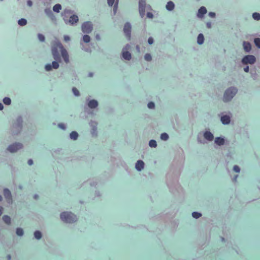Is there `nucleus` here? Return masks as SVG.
<instances>
[{"instance_id":"22","label":"nucleus","mask_w":260,"mask_h":260,"mask_svg":"<svg viewBox=\"0 0 260 260\" xmlns=\"http://www.w3.org/2000/svg\"><path fill=\"white\" fill-rule=\"evenodd\" d=\"M3 219L4 221L6 223H7L8 224H10V223H11V218H10V217L9 216L4 215L3 217Z\"/></svg>"},{"instance_id":"53","label":"nucleus","mask_w":260,"mask_h":260,"mask_svg":"<svg viewBox=\"0 0 260 260\" xmlns=\"http://www.w3.org/2000/svg\"><path fill=\"white\" fill-rule=\"evenodd\" d=\"M3 108H4L3 105L1 103H0V110H3Z\"/></svg>"},{"instance_id":"5","label":"nucleus","mask_w":260,"mask_h":260,"mask_svg":"<svg viewBox=\"0 0 260 260\" xmlns=\"http://www.w3.org/2000/svg\"><path fill=\"white\" fill-rule=\"evenodd\" d=\"M255 57L253 55H248L243 58L242 61L244 64H253L255 62Z\"/></svg>"},{"instance_id":"16","label":"nucleus","mask_w":260,"mask_h":260,"mask_svg":"<svg viewBox=\"0 0 260 260\" xmlns=\"http://www.w3.org/2000/svg\"><path fill=\"white\" fill-rule=\"evenodd\" d=\"M78 21V17L76 15H72L69 19V22L71 24H74Z\"/></svg>"},{"instance_id":"29","label":"nucleus","mask_w":260,"mask_h":260,"mask_svg":"<svg viewBox=\"0 0 260 260\" xmlns=\"http://www.w3.org/2000/svg\"><path fill=\"white\" fill-rule=\"evenodd\" d=\"M160 138L163 140H167L169 138V136L167 133H164L161 134Z\"/></svg>"},{"instance_id":"60","label":"nucleus","mask_w":260,"mask_h":260,"mask_svg":"<svg viewBox=\"0 0 260 260\" xmlns=\"http://www.w3.org/2000/svg\"><path fill=\"white\" fill-rule=\"evenodd\" d=\"M2 198L1 196L0 195V201L2 200Z\"/></svg>"},{"instance_id":"15","label":"nucleus","mask_w":260,"mask_h":260,"mask_svg":"<svg viewBox=\"0 0 260 260\" xmlns=\"http://www.w3.org/2000/svg\"><path fill=\"white\" fill-rule=\"evenodd\" d=\"M88 105L91 108H94L98 106V103L96 101L92 100L89 102Z\"/></svg>"},{"instance_id":"27","label":"nucleus","mask_w":260,"mask_h":260,"mask_svg":"<svg viewBox=\"0 0 260 260\" xmlns=\"http://www.w3.org/2000/svg\"><path fill=\"white\" fill-rule=\"evenodd\" d=\"M34 236L37 239H40L42 237V234L40 231H36L34 233Z\"/></svg>"},{"instance_id":"32","label":"nucleus","mask_w":260,"mask_h":260,"mask_svg":"<svg viewBox=\"0 0 260 260\" xmlns=\"http://www.w3.org/2000/svg\"><path fill=\"white\" fill-rule=\"evenodd\" d=\"M192 216H193V217H194L195 218H198L202 216V214L197 212H193L192 213Z\"/></svg>"},{"instance_id":"33","label":"nucleus","mask_w":260,"mask_h":260,"mask_svg":"<svg viewBox=\"0 0 260 260\" xmlns=\"http://www.w3.org/2000/svg\"><path fill=\"white\" fill-rule=\"evenodd\" d=\"M255 45L258 48H260V39L255 38L254 40Z\"/></svg>"},{"instance_id":"19","label":"nucleus","mask_w":260,"mask_h":260,"mask_svg":"<svg viewBox=\"0 0 260 260\" xmlns=\"http://www.w3.org/2000/svg\"><path fill=\"white\" fill-rule=\"evenodd\" d=\"M166 8L167 10L171 11L173 10L174 8V4L172 2H169L167 5H166Z\"/></svg>"},{"instance_id":"46","label":"nucleus","mask_w":260,"mask_h":260,"mask_svg":"<svg viewBox=\"0 0 260 260\" xmlns=\"http://www.w3.org/2000/svg\"><path fill=\"white\" fill-rule=\"evenodd\" d=\"M147 16L148 17V18H152L153 16V14L150 13V12H148L147 14Z\"/></svg>"},{"instance_id":"26","label":"nucleus","mask_w":260,"mask_h":260,"mask_svg":"<svg viewBox=\"0 0 260 260\" xmlns=\"http://www.w3.org/2000/svg\"><path fill=\"white\" fill-rule=\"evenodd\" d=\"M3 102L5 105H9L11 103V100L9 98L6 97L3 99Z\"/></svg>"},{"instance_id":"36","label":"nucleus","mask_w":260,"mask_h":260,"mask_svg":"<svg viewBox=\"0 0 260 260\" xmlns=\"http://www.w3.org/2000/svg\"><path fill=\"white\" fill-rule=\"evenodd\" d=\"M72 91H73L74 94H75V95H76V96L79 95V91L76 88L73 87L72 89Z\"/></svg>"},{"instance_id":"38","label":"nucleus","mask_w":260,"mask_h":260,"mask_svg":"<svg viewBox=\"0 0 260 260\" xmlns=\"http://www.w3.org/2000/svg\"><path fill=\"white\" fill-rule=\"evenodd\" d=\"M38 38L40 40V41L43 42L45 40V37L42 34H38Z\"/></svg>"},{"instance_id":"39","label":"nucleus","mask_w":260,"mask_h":260,"mask_svg":"<svg viewBox=\"0 0 260 260\" xmlns=\"http://www.w3.org/2000/svg\"><path fill=\"white\" fill-rule=\"evenodd\" d=\"M52 68V65L50 64H47L45 66V69L47 71H50Z\"/></svg>"},{"instance_id":"59","label":"nucleus","mask_w":260,"mask_h":260,"mask_svg":"<svg viewBox=\"0 0 260 260\" xmlns=\"http://www.w3.org/2000/svg\"><path fill=\"white\" fill-rule=\"evenodd\" d=\"M89 76L91 77L92 76V73H90L89 74Z\"/></svg>"},{"instance_id":"43","label":"nucleus","mask_w":260,"mask_h":260,"mask_svg":"<svg viewBox=\"0 0 260 260\" xmlns=\"http://www.w3.org/2000/svg\"><path fill=\"white\" fill-rule=\"evenodd\" d=\"M148 42L149 44H152L153 43V39L152 38L150 37L148 40Z\"/></svg>"},{"instance_id":"54","label":"nucleus","mask_w":260,"mask_h":260,"mask_svg":"<svg viewBox=\"0 0 260 260\" xmlns=\"http://www.w3.org/2000/svg\"><path fill=\"white\" fill-rule=\"evenodd\" d=\"M7 259H8V260H10V259H11V255H8L7 256Z\"/></svg>"},{"instance_id":"34","label":"nucleus","mask_w":260,"mask_h":260,"mask_svg":"<svg viewBox=\"0 0 260 260\" xmlns=\"http://www.w3.org/2000/svg\"><path fill=\"white\" fill-rule=\"evenodd\" d=\"M145 59L147 61H150L152 59L151 56L150 54L147 53L145 55Z\"/></svg>"},{"instance_id":"56","label":"nucleus","mask_w":260,"mask_h":260,"mask_svg":"<svg viewBox=\"0 0 260 260\" xmlns=\"http://www.w3.org/2000/svg\"><path fill=\"white\" fill-rule=\"evenodd\" d=\"M237 177H238V175H236V176H235V179H234V180H235V181H236V179H237Z\"/></svg>"},{"instance_id":"37","label":"nucleus","mask_w":260,"mask_h":260,"mask_svg":"<svg viewBox=\"0 0 260 260\" xmlns=\"http://www.w3.org/2000/svg\"><path fill=\"white\" fill-rule=\"evenodd\" d=\"M147 106L149 109H153L155 107L154 103L152 102H150L148 103Z\"/></svg>"},{"instance_id":"6","label":"nucleus","mask_w":260,"mask_h":260,"mask_svg":"<svg viewBox=\"0 0 260 260\" xmlns=\"http://www.w3.org/2000/svg\"><path fill=\"white\" fill-rule=\"evenodd\" d=\"M22 148V145L19 143H15L10 145L8 147V150L11 152H15Z\"/></svg>"},{"instance_id":"4","label":"nucleus","mask_w":260,"mask_h":260,"mask_svg":"<svg viewBox=\"0 0 260 260\" xmlns=\"http://www.w3.org/2000/svg\"><path fill=\"white\" fill-rule=\"evenodd\" d=\"M82 30L84 33H90L92 30V24L91 22L87 21L83 23Z\"/></svg>"},{"instance_id":"47","label":"nucleus","mask_w":260,"mask_h":260,"mask_svg":"<svg viewBox=\"0 0 260 260\" xmlns=\"http://www.w3.org/2000/svg\"><path fill=\"white\" fill-rule=\"evenodd\" d=\"M58 126L60 128H62V129H65V126H64V125L63 123H59L58 124Z\"/></svg>"},{"instance_id":"11","label":"nucleus","mask_w":260,"mask_h":260,"mask_svg":"<svg viewBox=\"0 0 260 260\" xmlns=\"http://www.w3.org/2000/svg\"><path fill=\"white\" fill-rule=\"evenodd\" d=\"M204 136L206 139L209 141H212L214 138L213 134L210 132H206L204 134Z\"/></svg>"},{"instance_id":"50","label":"nucleus","mask_w":260,"mask_h":260,"mask_svg":"<svg viewBox=\"0 0 260 260\" xmlns=\"http://www.w3.org/2000/svg\"><path fill=\"white\" fill-rule=\"evenodd\" d=\"M244 71L245 72H248V71H249V67L248 66H246V67H245L244 68Z\"/></svg>"},{"instance_id":"28","label":"nucleus","mask_w":260,"mask_h":260,"mask_svg":"<svg viewBox=\"0 0 260 260\" xmlns=\"http://www.w3.org/2000/svg\"><path fill=\"white\" fill-rule=\"evenodd\" d=\"M149 145L151 147H156L157 143L155 140H151L149 141Z\"/></svg>"},{"instance_id":"57","label":"nucleus","mask_w":260,"mask_h":260,"mask_svg":"<svg viewBox=\"0 0 260 260\" xmlns=\"http://www.w3.org/2000/svg\"><path fill=\"white\" fill-rule=\"evenodd\" d=\"M210 25H211V24H210V23H207V25H208V27H210Z\"/></svg>"},{"instance_id":"31","label":"nucleus","mask_w":260,"mask_h":260,"mask_svg":"<svg viewBox=\"0 0 260 260\" xmlns=\"http://www.w3.org/2000/svg\"><path fill=\"white\" fill-rule=\"evenodd\" d=\"M16 234L18 236H22L23 234V230L21 228H17L16 230Z\"/></svg>"},{"instance_id":"42","label":"nucleus","mask_w":260,"mask_h":260,"mask_svg":"<svg viewBox=\"0 0 260 260\" xmlns=\"http://www.w3.org/2000/svg\"><path fill=\"white\" fill-rule=\"evenodd\" d=\"M117 8H118V2H117L114 6V9H113V10H114V13L115 14L116 12V11H117Z\"/></svg>"},{"instance_id":"12","label":"nucleus","mask_w":260,"mask_h":260,"mask_svg":"<svg viewBox=\"0 0 260 260\" xmlns=\"http://www.w3.org/2000/svg\"><path fill=\"white\" fill-rule=\"evenodd\" d=\"M144 163L142 160H138L136 164V168L138 171H141L143 169Z\"/></svg>"},{"instance_id":"58","label":"nucleus","mask_w":260,"mask_h":260,"mask_svg":"<svg viewBox=\"0 0 260 260\" xmlns=\"http://www.w3.org/2000/svg\"><path fill=\"white\" fill-rule=\"evenodd\" d=\"M96 38H98V39H100L99 35H96Z\"/></svg>"},{"instance_id":"44","label":"nucleus","mask_w":260,"mask_h":260,"mask_svg":"<svg viewBox=\"0 0 260 260\" xmlns=\"http://www.w3.org/2000/svg\"><path fill=\"white\" fill-rule=\"evenodd\" d=\"M64 40L66 42H68L70 40V38L68 36H64Z\"/></svg>"},{"instance_id":"10","label":"nucleus","mask_w":260,"mask_h":260,"mask_svg":"<svg viewBox=\"0 0 260 260\" xmlns=\"http://www.w3.org/2000/svg\"><path fill=\"white\" fill-rule=\"evenodd\" d=\"M206 13L207 10L206 8L204 7H201L198 11V16L199 17H202Z\"/></svg>"},{"instance_id":"25","label":"nucleus","mask_w":260,"mask_h":260,"mask_svg":"<svg viewBox=\"0 0 260 260\" xmlns=\"http://www.w3.org/2000/svg\"><path fill=\"white\" fill-rule=\"evenodd\" d=\"M252 17L256 20H260V14L258 13L255 12L252 14Z\"/></svg>"},{"instance_id":"23","label":"nucleus","mask_w":260,"mask_h":260,"mask_svg":"<svg viewBox=\"0 0 260 260\" xmlns=\"http://www.w3.org/2000/svg\"><path fill=\"white\" fill-rule=\"evenodd\" d=\"M61 9V6L60 4H56L53 8V11L56 12H59Z\"/></svg>"},{"instance_id":"45","label":"nucleus","mask_w":260,"mask_h":260,"mask_svg":"<svg viewBox=\"0 0 260 260\" xmlns=\"http://www.w3.org/2000/svg\"><path fill=\"white\" fill-rule=\"evenodd\" d=\"M208 15L210 17H212V18H213L215 16V13L214 12H209Z\"/></svg>"},{"instance_id":"40","label":"nucleus","mask_w":260,"mask_h":260,"mask_svg":"<svg viewBox=\"0 0 260 260\" xmlns=\"http://www.w3.org/2000/svg\"><path fill=\"white\" fill-rule=\"evenodd\" d=\"M234 171L236 172V173H238L240 172V168L238 166H235L234 167Z\"/></svg>"},{"instance_id":"41","label":"nucleus","mask_w":260,"mask_h":260,"mask_svg":"<svg viewBox=\"0 0 260 260\" xmlns=\"http://www.w3.org/2000/svg\"><path fill=\"white\" fill-rule=\"evenodd\" d=\"M115 0H108V4L109 6H112L114 4Z\"/></svg>"},{"instance_id":"20","label":"nucleus","mask_w":260,"mask_h":260,"mask_svg":"<svg viewBox=\"0 0 260 260\" xmlns=\"http://www.w3.org/2000/svg\"><path fill=\"white\" fill-rule=\"evenodd\" d=\"M204 41V37L203 34H200L198 37V43L199 44H202Z\"/></svg>"},{"instance_id":"51","label":"nucleus","mask_w":260,"mask_h":260,"mask_svg":"<svg viewBox=\"0 0 260 260\" xmlns=\"http://www.w3.org/2000/svg\"><path fill=\"white\" fill-rule=\"evenodd\" d=\"M45 12H46L47 14H48L49 13H51V10H50V9H48H48H46V10H45Z\"/></svg>"},{"instance_id":"7","label":"nucleus","mask_w":260,"mask_h":260,"mask_svg":"<svg viewBox=\"0 0 260 260\" xmlns=\"http://www.w3.org/2000/svg\"><path fill=\"white\" fill-rule=\"evenodd\" d=\"M123 31L128 40H130L131 32V25L129 23L127 22L124 24Z\"/></svg>"},{"instance_id":"2","label":"nucleus","mask_w":260,"mask_h":260,"mask_svg":"<svg viewBox=\"0 0 260 260\" xmlns=\"http://www.w3.org/2000/svg\"><path fill=\"white\" fill-rule=\"evenodd\" d=\"M60 218L64 222L73 223L77 220L76 216L72 212H63L60 214Z\"/></svg>"},{"instance_id":"8","label":"nucleus","mask_w":260,"mask_h":260,"mask_svg":"<svg viewBox=\"0 0 260 260\" xmlns=\"http://www.w3.org/2000/svg\"><path fill=\"white\" fill-rule=\"evenodd\" d=\"M145 0H139V12L142 17L145 14Z\"/></svg>"},{"instance_id":"49","label":"nucleus","mask_w":260,"mask_h":260,"mask_svg":"<svg viewBox=\"0 0 260 260\" xmlns=\"http://www.w3.org/2000/svg\"><path fill=\"white\" fill-rule=\"evenodd\" d=\"M27 163L29 166H31L33 164V161L32 159H30L28 160Z\"/></svg>"},{"instance_id":"52","label":"nucleus","mask_w":260,"mask_h":260,"mask_svg":"<svg viewBox=\"0 0 260 260\" xmlns=\"http://www.w3.org/2000/svg\"><path fill=\"white\" fill-rule=\"evenodd\" d=\"M2 213H3V208L1 206H0V216H1Z\"/></svg>"},{"instance_id":"17","label":"nucleus","mask_w":260,"mask_h":260,"mask_svg":"<svg viewBox=\"0 0 260 260\" xmlns=\"http://www.w3.org/2000/svg\"><path fill=\"white\" fill-rule=\"evenodd\" d=\"M122 57L126 60H130L131 58V54L128 51H123L122 52Z\"/></svg>"},{"instance_id":"13","label":"nucleus","mask_w":260,"mask_h":260,"mask_svg":"<svg viewBox=\"0 0 260 260\" xmlns=\"http://www.w3.org/2000/svg\"><path fill=\"white\" fill-rule=\"evenodd\" d=\"M221 121L223 124H229L230 122V117L228 115H224L221 117Z\"/></svg>"},{"instance_id":"24","label":"nucleus","mask_w":260,"mask_h":260,"mask_svg":"<svg viewBox=\"0 0 260 260\" xmlns=\"http://www.w3.org/2000/svg\"><path fill=\"white\" fill-rule=\"evenodd\" d=\"M27 23V21L25 19L21 18L18 20V24L21 26H24Z\"/></svg>"},{"instance_id":"18","label":"nucleus","mask_w":260,"mask_h":260,"mask_svg":"<svg viewBox=\"0 0 260 260\" xmlns=\"http://www.w3.org/2000/svg\"><path fill=\"white\" fill-rule=\"evenodd\" d=\"M215 142L218 145H223L224 143V140L221 137H217L215 138Z\"/></svg>"},{"instance_id":"14","label":"nucleus","mask_w":260,"mask_h":260,"mask_svg":"<svg viewBox=\"0 0 260 260\" xmlns=\"http://www.w3.org/2000/svg\"><path fill=\"white\" fill-rule=\"evenodd\" d=\"M243 47L245 51L249 52L251 49V44L249 42H244Z\"/></svg>"},{"instance_id":"1","label":"nucleus","mask_w":260,"mask_h":260,"mask_svg":"<svg viewBox=\"0 0 260 260\" xmlns=\"http://www.w3.org/2000/svg\"><path fill=\"white\" fill-rule=\"evenodd\" d=\"M57 48H58L61 51V56L64 61L66 63H68L69 61L68 53L67 50L63 48L62 44L59 42L56 44V46H53L52 48V53L54 59L58 60L60 58Z\"/></svg>"},{"instance_id":"35","label":"nucleus","mask_w":260,"mask_h":260,"mask_svg":"<svg viewBox=\"0 0 260 260\" xmlns=\"http://www.w3.org/2000/svg\"><path fill=\"white\" fill-rule=\"evenodd\" d=\"M52 67V68H54L55 69H57L59 67L58 62L57 61H53Z\"/></svg>"},{"instance_id":"48","label":"nucleus","mask_w":260,"mask_h":260,"mask_svg":"<svg viewBox=\"0 0 260 260\" xmlns=\"http://www.w3.org/2000/svg\"><path fill=\"white\" fill-rule=\"evenodd\" d=\"M27 5L29 6V7H31L32 5V3L31 1L29 0L27 1Z\"/></svg>"},{"instance_id":"30","label":"nucleus","mask_w":260,"mask_h":260,"mask_svg":"<svg viewBox=\"0 0 260 260\" xmlns=\"http://www.w3.org/2000/svg\"><path fill=\"white\" fill-rule=\"evenodd\" d=\"M83 40L84 42L88 43L90 42V38L88 35H85L83 37Z\"/></svg>"},{"instance_id":"21","label":"nucleus","mask_w":260,"mask_h":260,"mask_svg":"<svg viewBox=\"0 0 260 260\" xmlns=\"http://www.w3.org/2000/svg\"><path fill=\"white\" fill-rule=\"evenodd\" d=\"M78 134L75 131H73V132H71V133L70 134V138L72 139L76 140L78 138Z\"/></svg>"},{"instance_id":"3","label":"nucleus","mask_w":260,"mask_h":260,"mask_svg":"<svg viewBox=\"0 0 260 260\" xmlns=\"http://www.w3.org/2000/svg\"><path fill=\"white\" fill-rule=\"evenodd\" d=\"M237 92V89L234 87H230L226 89L224 93L223 101L228 102L231 100Z\"/></svg>"},{"instance_id":"55","label":"nucleus","mask_w":260,"mask_h":260,"mask_svg":"<svg viewBox=\"0 0 260 260\" xmlns=\"http://www.w3.org/2000/svg\"><path fill=\"white\" fill-rule=\"evenodd\" d=\"M34 198H35V199H38V195H35V196H34Z\"/></svg>"},{"instance_id":"9","label":"nucleus","mask_w":260,"mask_h":260,"mask_svg":"<svg viewBox=\"0 0 260 260\" xmlns=\"http://www.w3.org/2000/svg\"><path fill=\"white\" fill-rule=\"evenodd\" d=\"M4 196L9 203H12V198L11 193L8 189H7V188L4 189Z\"/></svg>"}]
</instances>
